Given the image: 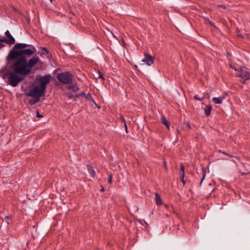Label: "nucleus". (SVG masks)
Returning a JSON list of instances; mask_svg holds the SVG:
<instances>
[{
    "instance_id": "9d476101",
    "label": "nucleus",
    "mask_w": 250,
    "mask_h": 250,
    "mask_svg": "<svg viewBox=\"0 0 250 250\" xmlns=\"http://www.w3.org/2000/svg\"><path fill=\"white\" fill-rule=\"evenodd\" d=\"M224 99V96H220L219 97H214L212 99V101L215 104H220L222 103V101Z\"/></svg>"
},
{
    "instance_id": "f257e3e1",
    "label": "nucleus",
    "mask_w": 250,
    "mask_h": 250,
    "mask_svg": "<svg viewBox=\"0 0 250 250\" xmlns=\"http://www.w3.org/2000/svg\"><path fill=\"white\" fill-rule=\"evenodd\" d=\"M37 52L32 44L25 43H17L10 50L6 58V64L0 70V76L7 79V84L13 87L17 86L29 75L32 68L40 61L39 57L35 55L27 60Z\"/></svg>"
},
{
    "instance_id": "5701e85b",
    "label": "nucleus",
    "mask_w": 250,
    "mask_h": 250,
    "mask_svg": "<svg viewBox=\"0 0 250 250\" xmlns=\"http://www.w3.org/2000/svg\"><path fill=\"white\" fill-rule=\"evenodd\" d=\"M112 174L111 173H110L108 174V180H107V182L108 183H109L110 184H112Z\"/></svg>"
},
{
    "instance_id": "de8ad7c7",
    "label": "nucleus",
    "mask_w": 250,
    "mask_h": 250,
    "mask_svg": "<svg viewBox=\"0 0 250 250\" xmlns=\"http://www.w3.org/2000/svg\"><path fill=\"white\" fill-rule=\"evenodd\" d=\"M166 216H167V217H169V215H168V214H166Z\"/></svg>"
},
{
    "instance_id": "4468645a",
    "label": "nucleus",
    "mask_w": 250,
    "mask_h": 250,
    "mask_svg": "<svg viewBox=\"0 0 250 250\" xmlns=\"http://www.w3.org/2000/svg\"><path fill=\"white\" fill-rule=\"evenodd\" d=\"M87 168L91 176L93 178H94L96 175V173L93 167L90 165H87Z\"/></svg>"
},
{
    "instance_id": "f3484780",
    "label": "nucleus",
    "mask_w": 250,
    "mask_h": 250,
    "mask_svg": "<svg viewBox=\"0 0 250 250\" xmlns=\"http://www.w3.org/2000/svg\"><path fill=\"white\" fill-rule=\"evenodd\" d=\"M8 40H7V38L5 37H2L1 38H0V43H6L8 44H10V43L8 41Z\"/></svg>"
},
{
    "instance_id": "f8f14e48",
    "label": "nucleus",
    "mask_w": 250,
    "mask_h": 250,
    "mask_svg": "<svg viewBox=\"0 0 250 250\" xmlns=\"http://www.w3.org/2000/svg\"><path fill=\"white\" fill-rule=\"evenodd\" d=\"M155 200L156 201V205L158 206L162 205L163 202H162V200L161 199V198L160 195L158 193L156 192L155 193Z\"/></svg>"
},
{
    "instance_id": "a19ab883",
    "label": "nucleus",
    "mask_w": 250,
    "mask_h": 250,
    "mask_svg": "<svg viewBox=\"0 0 250 250\" xmlns=\"http://www.w3.org/2000/svg\"><path fill=\"white\" fill-rule=\"evenodd\" d=\"M238 36L240 37L241 38H242V39H244L245 38V36L243 35H241V34H238Z\"/></svg>"
},
{
    "instance_id": "79ce46f5",
    "label": "nucleus",
    "mask_w": 250,
    "mask_h": 250,
    "mask_svg": "<svg viewBox=\"0 0 250 250\" xmlns=\"http://www.w3.org/2000/svg\"><path fill=\"white\" fill-rule=\"evenodd\" d=\"M182 183H183L184 186L186 184V181L185 180L182 181Z\"/></svg>"
},
{
    "instance_id": "4be33fe9",
    "label": "nucleus",
    "mask_w": 250,
    "mask_h": 250,
    "mask_svg": "<svg viewBox=\"0 0 250 250\" xmlns=\"http://www.w3.org/2000/svg\"><path fill=\"white\" fill-rule=\"evenodd\" d=\"M85 93L84 92H83L81 93H79V94L74 95V98L75 99V98H79L80 97H81V96H85Z\"/></svg>"
},
{
    "instance_id": "72a5a7b5",
    "label": "nucleus",
    "mask_w": 250,
    "mask_h": 250,
    "mask_svg": "<svg viewBox=\"0 0 250 250\" xmlns=\"http://www.w3.org/2000/svg\"><path fill=\"white\" fill-rule=\"evenodd\" d=\"M124 126H125V132H126V133H128V129H127V124H125Z\"/></svg>"
},
{
    "instance_id": "a878e982",
    "label": "nucleus",
    "mask_w": 250,
    "mask_h": 250,
    "mask_svg": "<svg viewBox=\"0 0 250 250\" xmlns=\"http://www.w3.org/2000/svg\"><path fill=\"white\" fill-rule=\"evenodd\" d=\"M36 116H37V117H38L39 118H42L43 117V116L42 115H41L40 114L39 109H37L36 110Z\"/></svg>"
},
{
    "instance_id": "1a4fd4ad",
    "label": "nucleus",
    "mask_w": 250,
    "mask_h": 250,
    "mask_svg": "<svg viewBox=\"0 0 250 250\" xmlns=\"http://www.w3.org/2000/svg\"><path fill=\"white\" fill-rule=\"evenodd\" d=\"M41 53L45 55L47 54V58H50L52 57L51 53L50 52L48 49L44 47H41Z\"/></svg>"
},
{
    "instance_id": "09e8293b",
    "label": "nucleus",
    "mask_w": 250,
    "mask_h": 250,
    "mask_svg": "<svg viewBox=\"0 0 250 250\" xmlns=\"http://www.w3.org/2000/svg\"><path fill=\"white\" fill-rule=\"evenodd\" d=\"M24 102L25 103H26V100H24Z\"/></svg>"
},
{
    "instance_id": "f03ea898",
    "label": "nucleus",
    "mask_w": 250,
    "mask_h": 250,
    "mask_svg": "<svg viewBox=\"0 0 250 250\" xmlns=\"http://www.w3.org/2000/svg\"><path fill=\"white\" fill-rule=\"evenodd\" d=\"M56 77L61 83L63 84H70L72 83L73 75L69 71L58 73Z\"/></svg>"
},
{
    "instance_id": "7ed1b4c3",
    "label": "nucleus",
    "mask_w": 250,
    "mask_h": 250,
    "mask_svg": "<svg viewBox=\"0 0 250 250\" xmlns=\"http://www.w3.org/2000/svg\"><path fill=\"white\" fill-rule=\"evenodd\" d=\"M30 91L25 93L27 96L45 95L46 91L37 84H35L34 83H32L31 86L30 87Z\"/></svg>"
},
{
    "instance_id": "3c124183",
    "label": "nucleus",
    "mask_w": 250,
    "mask_h": 250,
    "mask_svg": "<svg viewBox=\"0 0 250 250\" xmlns=\"http://www.w3.org/2000/svg\"><path fill=\"white\" fill-rule=\"evenodd\" d=\"M53 0H50V1L52 2Z\"/></svg>"
},
{
    "instance_id": "c03bdc74",
    "label": "nucleus",
    "mask_w": 250,
    "mask_h": 250,
    "mask_svg": "<svg viewBox=\"0 0 250 250\" xmlns=\"http://www.w3.org/2000/svg\"><path fill=\"white\" fill-rule=\"evenodd\" d=\"M98 108H100L101 107V106H98L97 104H96L95 105Z\"/></svg>"
},
{
    "instance_id": "6e6552de",
    "label": "nucleus",
    "mask_w": 250,
    "mask_h": 250,
    "mask_svg": "<svg viewBox=\"0 0 250 250\" xmlns=\"http://www.w3.org/2000/svg\"><path fill=\"white\" fill-rule=\"evenodd\" d=\"M161 122L166 126V127L169 130L170 126V122L166 119V118L163 116L161 118Z\"/></svg>"
},
{
    "instance_id": "37998d69",
    "label": "nucleus",
    "mask_w": 250,
    "mask_h": 250,
    "mask_svg": "<svg viewBox=\"0 0 250 250\" xmlns=\"http://www.w3.org/2000/svg\"><path fill=\"white\" fill-rule=\"evenodd\" d=\"M227 55L228 56H231V54L229 53L228 52H227Z\"/></svg>"
},
{
    "instance_id": "ddd939ff",
    "label": "nucleus",
    "mask_w": 250,
    "mask_h": 250,
    "mask_svg": "<svg viewBox=\"0 0 250 250\" xmlns=\"http://www.w3.org/2000/svg\"><path fill=\"white\" fill-rule=\"evenodd\" d=\"M212 110V106L210 105H206L204 109L205 114L207 117L209 116L210 115L211 111Z\"/></svg>"
},
{
    "instance_id": "b1692460",
    "label": "nucleus",
    "mask_w": 250,
    "mask_h": 250,
    "mask_svg": "<svg viewBox=\"0 0 250 250\" xmlns=\"http://www.w3.org/2000/svg\"><path fill=\"white\" fill-rule=\"evenodd\" d=\"M194 98L196 100H198L199 101H202L204 99V97L200 98V97H198V96L197 95H196L195 96H194Z\"/></svg>"
},
{
    "instance_id": "f704fd0d",
    "label": "nucleus",
    "mask_w": 250,
    "mask_h": 250,
    "mask_svg": "<svg viewBox=\"0 0 250 250\" xmlns=\"http://www.w3.org/2000/svg\"><path fill=\"white\" fill-rule=\"evenodd\" d=\"M246 80H245V79H241V80H240V81L241 83L245 84Z\"/></svg>"
},
{
    "instance_id": "dca6fc26",
    "label": "nucleus",
    "mask_w": 250,
    "mask_h": 250,
    "mask_svg": "<svg viewBox=\"0 0 250 250\" xmlns=\"http://www.w3.org/2000/svg\"><path fill=\"white\" fill-rule=\"evenodd\" d=\"M44 95H36V96H29L30 97H32L35 100L36 103H38L40 101L41 97L43 96Z\"/></svg>"
},
{
    "instance_id": "423d86ee",
    "label": "nucleus",
    "mask_w": 250,
    "mask_h": 250,
    "mask_svg": "<svg viewBox=\"0 0 250 250\" xmlns=\"http://www.w3.org/2000/svg\"><path fill=\"white\" fill-rule=\"evenodd\" d=\"M234 69L236 71H238L241 72L239 76L241 78V79H245V80H249L250 79V73L247 72H244L243 71V68L241 67H240L238 69L234 68Z\"/></svg>"
},
{
    "instance_id": "c85d7f7f",
    "label": "nucleus",
    "mask_w": 250,
    "mask_h": 250,
    "mask_svg": "<svg viewBox=\"0 0 250 250\" xmlns=\"http://www.w3.org/2000/svg\"><path fill=\"white\" fill-rule=\"evenodd\" d=\"M98 74L99 75V78H102L103 80H104V79L103 77V74L101 71H98Z\"/></svg>"
},
{
    "instance_id": "ea45409f",
    "label": "nucleus",
    "mask_w": 250,
    "mask_h": 250,
    "mask_svg": "<svg viewBox=\"0 0 250 250\" xmlns=\"http://www.w3.org/2000/svg\"><path fill=\"white\" fill-rule=\"evenodd\" d=\"M101 189L100 190V191H102V192L104 191V188L103 187V186H101Z\"/></svg>"
},
{
    "instance_id": "8fccbe9b",
    "label": "nucleus",
    "mask_w": 250,
    "mask_h": 250,
    "mask_svg": "<svg viewBox=\"0 0 250 250\" xmlns=\"http://www.w3.org/2000/svg\"><path fill=\"white\" fill-rule=\"evenodd\" d=\"M134 66L135 67V68H137V65H135Z\"/></svg>"
},
{
    "instance_id": "0eeeda50",
    "label": "nucleus",
    "mask_w": 250,
    "mask_h": 250,
    "mask_svg": "<svg viewBox=\"0 0 250 250\" xmlns=\"http://www.w3.org/2000/svg\"><path fill=\"white\" fill-rule=\"evenodd\" d=\"M5 35L6 36L7 40H9L8 41V42L10 43V44H15V38L11 35L10 32L8 30H7L5 32Z\"/></svg>"
},
{
    "instance_id": "58836bf2",
    "label": "nucleus",
    "mask_w": 250,
    "mask_h": 250,
    "mask_svg": "<svg viewBox=\"0 0 250 250\" xmlns=\"http://www.w3.org/2000/svg\"><path fill=\"white\" fill-rule=\"evenodd\" d=\"M227 96H228V93L225 92L223 93V95L222 96H224V99H225Z\"/></svg>"
},
{
    "instance_id": "c756f323",
    "label": "nucleus",
    "mask_w": 250,
    "mask_h": 250,
    "mask_svg": "<svg viewBox=\"0 0 250 250\" xmlns=\"http://www.w3.org/2000/svg\"><path fill=\"white\" fill-rule=\"evenodd\" d=\"M184 178H185V174H180V179L181 181H182L184 180Z\"/></svg>"
},
{
    "instance_id": "cd10ccee",
    "label": "nucleus",
    "mask_w": 250,
    "mask_h": 250,
    "mask_svg": "<svg viewBox=\"0 0 250 250\" xmlns=\"http://www.w3.org/2000/svg\"><path fill=\"white\" fill-rule=\"evenodd\" d=\"M121 44L123 46H124V47H126V43H125V41L123 39H122V40H121Z\"/></svg>"
},
{
    "instance_id": "e433bc0d",
    "label": "nucleus",
    "mask_w": 250,
    "mask_h": 250,
    "mask_svg": "<svg viewBox=\"0 0 250 250\" xmlns=\"http://www.w3.org/2000/svg\"><path fill=\"white\" fill-rule=\"evenodd\" d=\"M5 46L3 43H0V49Z\"/></svg>"
},
{
    "instance_id": "6ab92c4d",
    "label": "nucleus",
    "mask_w": 250,
    "mask_h": 250,
    "mask_svg": "<svg viewBox=\"0 0 250 250\" xmlns=\"http://www.w3.org/2000/svg\"><path fill=\"white\" fill-rule=\"evenodd\" d=\"M180 174H185V167L183 163H181L180 165Z\"/></svg>"
},
{
    "instance_id": "4c0bfd02",
    "label": "nucleus",
    "mask_w": 250,
    "mask_h": 250,
    "mask_svg": "<svg viewBox=\"0 0 250 250\" xmlns=\"http://www.w3.org/2000/svg\"><path fill=\"white\" fill-rule=\"evenodd\" d=\"M165 207H166V208L167 209H169V208H172L171 207H169L168 205H167V204H165Z\"/></svg>"
},
{
    "instance_id": "bb28decb",
    "label": "nucleus",
    "mask_w": 250,
    "mask_h": 250,
    "mask_svg": "<svg viewBox=\"0 0 250 250\" xmlns=\"http://www.w3.org/2000/svg\"><path fill=\"white\" fill-rule=\"evenodd\" d=\"M120 120H121V122L123 123H124V125H125V124H126L125 120L123 115L120 116Z\"/></svg>"
},
{
    "instance_id": "393cba45",
    "label": "nucleus",
    "mask_w": 250,
    "mask_h": 250,
    "mask_svg": "<svg viewBox=\"0 0 250 250\" xmlns=\"http://www.w3.org/2000/svg\"><path fill=\"white\" fill-rule=\"evenodd\" d=\"M28 103L31 105H33L35 104H36V103L35 100L34 99V98L33 99H31V100H29Z\"/></svg>"
},
{
    "instance_id": "39448f33",
    "label": "nucleus",
    "mask_w": 250,
    "mask_h": 250,
    "mask_svg": "<svg viewBox=\"0 0 250 250\" xmlns=\"http://www.w3.org/2000/svg\"><path fill=\"white\" fill-rule=\"evenodd\" d=\"M154 61V57L149 54L145 53V58L142 60L143 62H146L148 66L153 63Z\"/></svg>"
},
{
    "instance_id": "2eb2a0df",
    "label": "nucleus",
    "mask_w": 250,
    "mask_h": 250,
    "mask_svg": "<svg viewBox=\"0 0 250 250\" xmlns=\"http://www.w3.org/2000/svg\"><path fill=\"white\" fill-rule=\"evenodd\" d=\"M202 166V168H201V169H202V178L201 179V182H200V185H201L203 180L205 179V177H206V169L203 166V165H201Z\"/></svg>"
},
{
    "instance_id": "c9c22d12",
    "label": "nucleus",
    "mask_w": 250,
    "mask_h": 250,
    "mask_svg": "<svg viewBox=\"0 0 250 250\" xmlns=\"http://www.w3.org/2000/svg\"><path fill=\"white\" fill-rule=\"evenodd\" d=\"M219 7L223 8L224 9H226V6L225 5L221 4V5H219Z\"/></svg>"
},
{
    "instance_id": "a211bd4d",
    "label": "nucleus",
    "mask_w": 250,
    "mask_h": 250,
    "mask_svg": "<svg viewBox=\"0 0 250 250\" xmlns=\"http://www.w3.org/2000/svg\"><path fill=\"white\" fill-rule=\"evenodd\" d=\"M86 99L88 100H89V101H91L93 103H95V100L93 99V98L92 97V96L90 94V93H88L87 95H86Z\"/></svg>"
},
{
    "instance_id": "2f4dec72",
    "label": "nucleus",
    "mask_w": 250,
    "mask_h": 250,
    "mask_svg": "<svg viewBox=\"0 0 250 250\" xmlns=\"http://www.w3.org/2000/svg\"><path fill=\"white\" fill-rule=\"evenodd\" d=\"M186 125L188 128L189 129H191L190 124V123L189 122H187Z\"/></svg>"
},
{
    "instance_id": "473e14b6",
    "label": "nucleus",
    "mask_w": 250,
    "mask_h": 250,
    "mask_svg": "<svg viewBox=\"0 0 250 250\" xmlns=\"http://www.w3.org/2000/svg\"><path fill=\"white\" fill-rule=\"evenodd\" d=\"M208 23H209V24H210L211 26H213V27H215V28H216V27H215V25H214V23H212V22H211L209 20H208Z\"/></svg>"
},
{
    "instance_id": "aec40b11",
    "label": "nucleus",
    "mask_w": 250,
    "mask_h": 250,
    "mask_svg": "<svg viewBox=\"0 0 250 250\" xmlns=\"http://www.w3.org/2000/svg\"><path fill=\"white\" fill-rule=\"evenodd\" d=\"M65 95H66V96L69 99H71L74 98V95H73V94H72L70 92L66 93Z\"/></svg>"
},
{
    "instance_id": "a18cd8bd",
    "label": "nucleus",
    "mask_w": 250,
    "mask_h": 250,
    "mask_svg": "<svg viewBox=\"0 0 250 250\" xmlns=\"http://www.w3.org/2000/svg\"><path fill=\"white\" fill-rule=\"evenodd\" d=\"M218 152H219V153H222V152H223V151H222L221 150H220H220H218Z\"/></svg>"
},
{
    "instance_id": "49530a36",
    "label": "nucleus",
    "mask_w": 250,
    "mask_h": 250,
    "mask_svg": "<svg viewBox=\"0 0 250 250\" xmlns=\"http://www.w3.org/2000/svg\"><path fill=\"white\" fill-rule=\"evenodd\" d=\"M86 95L87 94H85V96H81V97H84L85 98H86Z\"/></svg>"
},
{
    "instance_id": "20e7f679",
    "label": "nucleus",
    "mask_w": 250,
    "mask_h": 250,
    "mask_svg": "<svg viewBox=\"0 0 250 250\" xmlns=\"http://www.w3.org/2000/svg\"><path fill=\"white\" fill-rule=\"evenodd\" d=\"M51 78V76L50 74L43 76L39 75L36 77V81L39 83L37 85L46 91L47 85L50 83Z\"/></svg>"
},
{
    "instance_id": "7c9ffc66",
    "label": "nucleus",
    "mask_w": 250,
    "mask_h": 250,
    "mask_svg": "<svg viewBox=\"0 0 250 250\" xmlns=\"http://www.w3.org/2000/svg\"><path fill=\"white\" fill-rule=\"evenodd\" d=\"M222 153H223V154H224V155H226L228 156H229V157H233V156H232V155H229V154L227 153V152H224V151H223V152H222Z\"/></svg>"
},
{
    "instance_id": "9b49d317",
    "label": "nucleus",
    "mask_w": 250,
    "mask_h": 250,
    "mask_svg": "<svg viewBox=\"0 0 250 250\" xmlns=\"http://www.w3.org/2000/svg\"><path fill=\"white\" fill-rule=\"evenodd\" d=\"M67 89H71L75 93L77 92L79 90V87L77 85L76 83L72 85H69L67 87Z\"/></svg>"
},
{
    "instance_id": "412c9836",
    "label": "nucleus",
    "mask_w": 250,
    "mask_h": 250,
    "mask_svg": "<svg viewBox=\"0 0 250 250\" xmlns=\"http://www.w3.org/2000/svg\"><path fill=\"white\" fill-rule=\"evenodd\" d=\"M5 220L6 221L7 223L8 224H10V221L11 220V216H6L5 217Z\"/></svg>"
}]
</instances>
